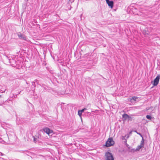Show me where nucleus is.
<instances>
[{
  "instance_id": "1",
  "label": "nucleus",
  "mask_w": 160,
  "mask_h": 160,
  "mask_svg": "<svg viewBox=\"0 0 160 160\" xmlns=\"http://www.w3.org/2000/svg\"><path fill=\"white\" fill-rule=\"evenodd\" d=\"M115 143L113 138H109L106 142L105 146L107 147H109L114 145Z\"/></svg>"
},
{
  "instance_id": "2",
  "label": "nucleus",
  "mask_w": 160,
  "mask_h": 160,
  "mask_svg": "<svg viewBox=\"0 0 160 160\" xmlns=\"http://www.w3.org/2000/svg\"><path fill=\"white\" fill-rule=\"evenodd\" d=\"M106 160H114L113 156L111 153L107 152L105 153Z\"/></svg>"
},
{
  "instance_id": "3",
  "label": "nucleus",
  "mask_w": 160,
  "mask_h": 160,
  "mask_svg": "<svg viewBox=\"0 0 160 160\" xmlns=\"http://www.w3.org/2000/svg\"><path fill=\"white\" fill-rule=\"evenodd\" d=\"M160 78V75L158 74L157 76L153 81V85L154 86H156L158 85V83L159 80Z\"/></svg>"
},
{
  "instance_id": "4",
  "label": "nucleus",
  "mask_w": 160,
  "mask_h": 160,
  "mask_svg": "<svg viewBox=\"0 0 160 160\" xmlns=\"http://www.w3.org/2000/svg\"><path fill=\"white\" fill-rule=\"evenodd\" d=\"M151 32L150 28H145L142 31V33L144 35H147L150 34Z\"/></svg>"
},
{
  "instance_id": "5",
  "label": "nucleus",
  "mask_w": 160,
  "mask_h": 160,
  "mask_svg": "<svg viewBox=\"0 0 160 160\" xmlns=\"http://www.w3.org/2000/svg\"><path fill=\"white\" fill-rule=\"evenodd\" d=\"M138 98L135 96H133L129 98V101L132 103H134L136 101L138 102Z\"/></svg>"
},
{
  "instance_id": "6",
  "label": "nucleus",
  "mask_w": 160,
  "mask_h": 160,
  "mask_svg": "<svg viewBox=\"0 0 160 160\" xmlns=\"http://www.w3.org/2000/svg\"><path fill=\"white\" fill-rule=\"evenodd\" d=\"M43 130L48 135L53 132L52 130H50L48 128H43Z\"/></svg>"
},
{
  "instance_id": "7",
  "label": "nucleus",
  "mask_w": 160,
  "mask_h": 160,
  "mask_svg": "<svg viewBox=\"0 0 160 160\" xmlns=\"http://www.w3.org/2000/svg\"><path fill=\"white\" fill-rule=\"evenodd\" d=\"M106 1L108 6L111 8H112L113 6V2L112 1H110L109 0H106Z\"/></svg>"
},
{
  "instance_id": "8",
  "label": "nucleus",
  "mask_w": 160,
  "mask_h": 160,
  "mask_svg": "<svg viewBox=\"0 0 160 160\" xmlns=\"http://www.w3.org/2000/svg\"><path fill=\"white\" fill-rule=\"evenodd\" d=\"M129 115L126 113H124L122 115V120L123 121H125L127 120H128Z\"/></svg>"
},
{
  "instance_id": "9",
  "label": "nucleus",
  "mask_w": 160,
  "mask_h": 160,
  "mask_svg": "<svg viewBox=\"0 0 160 160\" xmlns=\"http://www.w3.org/2000/svg\"><path fill=\"white\" fill-rule=\"evenodd\" d=\"M17 34L20 39H22L24 40H26V37L25 35L22 34L20 32H18Z\"/></svg>"
},
{
  "instance_id": "10",
  "label": "nucleus",
  "mask_w": 160,
  "mask_h": 160,
  "mask_svg": "<svg viewBox=\"0 0 160 160\" xmlns=\"http://www.w3.org/2000/svg\"><path fill=\"white\" fill-rule=\"evenodd\" d=\"M128 151L129 152H135L137 151L136 150V149H135L134 148H131L130 150H128Z\"/></svg>"
},
{
  "instance_id": "11",
  "label": "nucleus",
  "mask_w": 160,
  "mask_h": 160,
  "mask_svg": "<svg viewBox=\"0 0 160 160\" xmlns=\"http://www.w3.org/2000/svg\"><path fill=\"white\" fill-rule=\"evenodd\" d=\"M134 118L133 117H131L129 116V118L128 119V121H131L132 120H134Z\"/></svg>"
},
{
  "instance_id": "12",
  "label": "nucleus",
  "mask_w": 160,
  "mask_h": 160,
  "mask_svg": "<svg viewBox=\"0 0 160 160\" xmlns=\"http://www.w3.org/2000/svg\"><path fill=\"white\" fill-rule=\"evenodd\" d=\"M142 148V146L138 145L137 148L136 149V150L137 151H139Z\"/></svg>"
},
{
  "instance_id": "13",
  "label": "nucleus",
  "mask_w": 160,
  "mask_h": 160,
  "mask_svg": "<svg viewBox=\"0 0 160 160\" xmlns=\"http://www.w3.org/2000/svg\"><path fill=\"white\" fill-rule=\"evenodd\" d=\"M146 118L149 120H151L152 118V117L151 116L149 115H147L146 116Z\"/></svg>"
},
{
  "instance_id": "14",
  "label": "nucleus",
  "mask_w": 160,
  "mask_h": 160,
  "mask_svg": "<svg viewBox=\"0 0 160 160\" xmlns=\"http://www.w3.org/2000/svg\"><path fill=\"white\" fill-rule=\"evenodd\" d=\"M126 145L127 147L128 148V150H130L131 148V147L127 143H126Z\"/></svg>"
},
{
  "instance_id": "15",
  "label": "nucleus",
  "mask_w": 160,
  "mask_h": 160,
  "mask_svg": "<svg viewBox=\"0 0 160 160\" xmlns=\"http://www.w3.org/2000/svg\"><path fill=\"white\" fill-rule=\"evenodd\" d=\"M82 112H81V111L80 112V110H79L78 111V114L79 115V116L80 117H81V115H82Z\"/></svg>"
},
{
  "instance_id": "16",
  "label": "nucleus",
  "mask_w": 160,
  "mask_h": 160,
  "mask_svg": "<svg viewBox=\"0 0 160 160\" xmlns=\"http://www.w3.org/2000/svg\"><path fill=\"white\" fill-rule=\"evenodd\" d=\"M33 141L34 142L36 143L37 142V138H35L34 136H33Z\"/></svg>"
},
{
  "instance_id": "17",
  "label": "nucleus",
  "mask_w": 160,
  "mask_h": 160,
  "mask_svg": "<svg viewBox=\"0 0 160 160\" xmlns=\"http://www.w3.org/2000/svg\"><path fill=\"white\" fill-rule=\"evenodd\" d=\"M140 143H142V144H144V140L143 138H142V140H141V141Z\"/></svg>"
},
{
  "instance_id": "18",
  "label": "nucleus",
  "mask_w": 160,
  "mask_h": 160,
  "mask_svg": "<svg viewBox=\"0 0 160 160\" xmlns=\"http://www.w3.org/2000/svg\"><path fill=\"white\" fill-rule=\"evenodd\" d=\"M32 85L34 86V88H35V87H36V85L35 84V82H32Z\"/></svg>"
},
{
  "instance_id": "19",
  "label": "nucleus",
  "mask_w": 160,
  "mask_h": 160,
  "mask_svg": "<svg viewBox=\"0 0 160 160\" xmlns=\"http://www.w3.org/2000/svg\"><path fill=\"white\" fill-rule=\"evenodd\" d=\"M87 109L85 108L82 109V110H80V112L81 111V112H83L85 110H86Z\"/></svg>"
},
{
  "instance_id": "20",
  "label": "nucleus",
  "mask_w": 160,
  "mask_h": 160,
  "mask_svg": "<svg viewBox=\"0 0 160 160\" xmlns=\"http://www.w3.org/2000/svg\"><path fill=\"white\" fill-rule=\"evenodd\" d=\"M137 134L139 135L142 138H143L142 135L139 132H137Z\"/></svg>"
},
{
  "instance_id": "21",
  "label": "nucleus",
  "mask_w": 160,
  "mask_h": 160,
  "mask_svg": "<svg viewBox=\"0 0 160 160\" xmlns=\"http://www.w3.org/2000/svg\"><path fill=\"white\" fill-rule=\"evenodd\" d=\"M8 60L9 61V62H12L11 61H14L13 59H9Z\"/></svg>"
},
{
  "instance_id": "22",
  "label": "nucleus",
  "mask_w": 160,
  "mask_h": 160,
  "mask_svg": "<svg viewBox=\"0 0 160 160\" xmlns=\"http://www.w3.org/2000/svg\"><path fill=\"white\" fill-rule=\"evenodd\" d=\"M140 146H142V147H144V144H142V143H140V145H139Z\"/></svg>"
},
{
  "instance_id": "23",
  "label": "nucleus",
  "mask_w": 160,
  "mask_h": 160,
  "mask_svg": "<svg viewBox=\"0 0 160 160\" xmlns=\"http://www.w3.org/2000/svg\"><path fill=\"white\" fill-rule=\"evenodd\" d=\"M150 108L149 107H147L146 108V110L148 111L149 110Z\"/></svg>"
},
{
  "instance_id": "24",
  "label": "nucleus",
  "mask_w": 160,
  "mask_h": 160,
  "mask_svg": "<svg viewBox=\"0 0 160 160\" xmlns=\"http://www.w3.org/2000/svg\"><path fill=\"white\" fill-rule=\"evenodd\" d=\"M125 140V141H124V142H125V144L126 145V143H127V140H126V139H125V140Z\"/></svg>"
},
{
  "instance_id": "25",
  "label": "nucleus",
  "mask_w": 160,
  "mask_h": 160,
  "mask_svg": "<svg viewBox=\"0 0 160 160\" xmlns=\"http://www.w3.org/2000/svg\"><path fill=\"white\" fill-rule=\"evenodd\" d=\"M0 155H3V154L1 152H0Z\"/></svg>"
},
{
  "instance_id": "26",
  "label": "nucleus",
  "mask_w": 160,
  "mask_h": 160,
  "mask_svg": "<svg viewBox=\"0 0 160 160\" xmlns=\"http://www.w3.org/2000/svg\"><path fill=\"white\" fill-rule=\"evenodd\" d=\"M134 132H136L137 133V132H137V131L136 130H134Z\"/></svg>"
},
{
  "instance_id": "27",
  "label": "nucleus",
  "mask_w": 160,
  "mask_h": 160,
  "mask_svg": "<svg viewBox=\"0 0 160 160\" xmlns=\"http://www.w3.org/2000/svg\"><path fill=\"white\" fill-rule=\"evenodd\" d=\"M132 131H130V132H129V134H131L132 133Z\"/></svg>"
},
{
  "instance_id": "28",
  "label": "nucleus",
  "mask_w": 160,
  "mask_h": 160,
  "mask_svg": "<svg viewBox=\"0 0 160 160\" xmlns=\"http://www.w3.org/2000/svg\"><path fill=\"white\" fill-rule=\"evenodd\" d=\"M122 139H124V140L125 139H124V137L123 136L122 137Z\"/></svg>"
},
{
  "instance_id": "29",
  "label": "nucleus",
  "mask_w": 160,
  "mask_h": 160,
  "mask_svg": "<svg viewBox=\"0 0 160 160\" xmlns=\"http://www.w3.org/2000/svg\"><path fill=\"white\" fill-rule=\"evenodd\" d=\"M129 136L128 135L127 137V138H129Z\"/></svg>"
},
{
  "instance_id": "30",
  "label": "nucleus",
  "mask_w": 160,
  "mask_h": 160,
  "mask_svg": "<svg viewBox=\"0 0 160 160\" xmlns=\"http://www.w3.org/2000/svg\"><path fill=\"white\" fill-rule=\"evenodd\" d=\"M21 151L23 152L24 151Z\"/></svg>"
},
{
  "instance_id": "31",
  "label": "nucleus",
  "mask_w": 160,
  "mask_h": 160,
  "mask_svg": "<svg viewBox=\"0 0 160 160\" xmlns=\"http://www.w3.org/2000/svg\"><path fill=\"white\" fill-rule=\"evenodd\" d=\"M1 97V96L0 95V97Z\"/></svg>"
}]
</instances>
